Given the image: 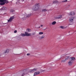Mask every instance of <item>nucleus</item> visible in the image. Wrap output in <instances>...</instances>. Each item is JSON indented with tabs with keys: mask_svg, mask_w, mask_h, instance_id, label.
<instances>
[{
	"mask_svg": "<svg viewBox=\"0 0 76 76\" xmlns=\"http://www.w3.org/2000/svg\"><path fill=\"white\" fill-rule=\"evenodd\" d=\"M56 24V22L54 21L52 23V25H54Z\"/></svg>",
	"mask_w": 76,
	"mask_h": 76,
	"instance_id": "nucleus-20",
	"label": "nucleus"
},
{
	"mask_svg": "<svg viewBox=\"0 0 76 76\" xmlns=\"http://www.w3.org/2000/svg\"><path fill=\"white\" fill-rule=\"evenodd\" d=\"M59 27L60 28H61V29H65V28H66V27L63 26H61Z\"/></svg>",
	"mask_w": 76,
	"mask_h": 76,
	"instance_id": "nucleus-17",
	"label": "nucleus"
},
{
	"mask_svg": "<svg viewBox=\"0 0 76 76\" xmlns=\"http://www.w3.org/2000/svg\"><path fill=\"white\" fill-rule=\"evenodd\" d=\"M47 10L46 9H43L42 10V12H47Z\"/></svg>",
	"mask_w": 76,
	"mask_h": 76,
	"instance_id": "nucleus-24",
	"label": "nucleus"
},
{
	"mask_svg": "<svg viewBox=\"0 0 76 76\" xmlns=\"http://www.w3.org/2000/svg\"><path fill=\"white\" fill-rule=\"evenodd\" d=\"M20 36H22V37H25V36H26V35L25 34L21 33L20 35Z\"/></svg>",
	"mask_w": 76,
	"mask_h": 76,
	"instance_id": "nucleus-21",
	"label": "nucleus"
},
{
	"mask_svg": "<svg viewBox=\"0 0 76 76\" xmlns=\"http://www.w3.org/2000/svg\"><path fill=\"white\" fill-rule=\"evenodd\" d=\"M74 60H75V58H70V61H73Z\"/></svg>",
	"mask_w": 76,
	"mask_h": 76,
	"instance_id": "nucleus-16",
	"label": "nucleus"
},
{
	"mask_svg": "<svg viewBox=\"0 0 76 76\" xmlns=\"http://www.w3.org/2000/svg\"><path fill=\"white\" fill-rule=\"evenodd\" d=\"M6 7H4L2 8V10H6Z\"/></svg>",
	"mask_w": 76,
	"mask_h": 76,
	"instance_id": "nucleus-27",
	"label": "nucleus"
},
{
	"mask_svg": "<svg viewBox=\"0 0 76 76\" xmlns=\"http://www.w3.org/2000/svg\"><path fill=\"white\" fill-rule=\"evenodd\" d=\"M65 59L66 60V61H67V60H69V56H66L65 57Z\"/></svg>",
	"mask_w": 76,
	"mask_h": 76,
	"instance_id": "nucleus-18",
	"label": "nucleus"
},
{
	"mask_svg": "<svg viewBox=\"0 0 76 76\" xmlns=\"http://www.w3.org/2000/svg\"><path fill=\"white\" fill-rule=\"evenodd\" d=\"M39 28H40V27H39Z\"/></svg>",
	"mask_w": 76,
	"mask_h": 76,
	"instance_id": "nucleus-37",
	"label": "nucleus"
},
{
	"mask_svg": "<svg viewBox=\"0 0 76 76\" xmlns=\"http://www.w3.org/2000/svg\"><path fill=\"white\" fill-rule=\"evenodd\" d=\"M41 27H42L43 26V25H41Z\"/></svg>",
	"mask_w": 76,
	"mask_h": 76,
	"instance_id": "nucleus-35",
	"label": "nucleus"
},
{
	"mask_svg": "<svg viewBox=\"0 0 76 76\" xmlns=\"http://www.w3.org/2000/svg\"><path fill=\"white\" fill-rule=\"evenodd\" d=\"M66 61V60L65 59H64L62 60V61H61V63H65Z\"/></svg>",
	"mask_w": 76,
	"mask_h": 76,
	"instance_id": "nucleus-14",
	"label": "nucleus"
},
{
	"mask_svg": "<svg viewBox=\"0 0 76 76\" xmlns=\"http://www.w3.org/2000/svg\"><path fill=\"white\" fill-rule=\"evenodd\" d=\"M31 16V14H29L26 15V18H29Z\"/></svg>",
	"mask_w": 76,
	"mask_h": 76,
	"instance_id": "nucleus-15",
	"label": "nucleus"
},
{
	"mask_svg": "<svg viewBox=\"0 0 76 76\" xmlns=\"http://www.w3.org/2000/svg\"><path fill=\"white\" fill-rule=\"evenodd\" d=\"M14 16L11 17L9 19V20H8V22H11L12 20L14 19Z\"/></svg>",
	"mask_w": 76,
	"mask_h": 76,
	"instance_id": "nucleus-4",
	"label": "nucleus"
},
{
	"mask_svg": "<svg viewBox=\"0 0 76 76\" xmlns=\"http://www.w3.org/2000/svg\"><path fill=\"white\" fill-rule=\"evenodd\" d=\"M69 22H73L74 20V17L73 16H70L69 18Z\"/></svg>",
	"mask_w": 76,
	"mask_h": 76,
	"instance_id": "nucleus-5",
	"label": "nucleus"
},
{
	"mask_svg": "<svg viewBox=\"0 0 76 76\" xmlns=\"http://www.w3.org/2000/svg\"><path fill=\"white\" fill-rule=\"evenodd\" d=\"M25 34H26V36L27 37L31 36V33H28L26 32H25Z\"/></svg>",
	"mask_w": 76,
	"mask_h": 76,
	"instance_id": "nucleus-10",
	"label": "nucleus"
},
{
	"mask_svg": "<svg viewBox=\"0 0 76 76\" xmlns=\"http://www.w3.org/2000/svg\"><path fill=\"white\" fill-rule=\"evenodd\" d=\"M37 70V69H32L30 70L29 71V72L30 73H34V72H36Z\"/></svg>",
	"mask_w": 76,
	"mask_h": 76,
	"instance_id": "nucleus-8",
	"label": "nucleus"
},
{
	"mask_svg": "<svg viewBox=\"0 0 76 76\" xmlns=\"http://www.w3.org/2000/svg\"><path fill=\"white\" fill-rule=\"evenodd\" d=\"M64 56L63 55H61L60 57H61V58H60V59H61V58H63V57Z\"/></svg>",
	"mask_w": 76,
	"mask_h": 76,
	"instance_id": "nucleus-29",
	"label": "nucleus"
},
{
	"mask_svg": "<svg viewBox=\"0 0 76 76\" xmlns=\"http://www.w3.org/2000/svg\"><path fill=\"white\" fill-rule=\"evenodd\" d=\"M40 73L39 72H36L34 73V76H36V75H39Z\"/></svg>",
	"mask_w": 76,
	"mask_h": 76,
	"instance_id": "nucleus-12",
	"label": "nucleus"
},
{
	"mask_svg": "<svg viewBox=\"0 0 76 76\" xmlns=\"http://www.w3.org/2000/svg\"><path fill=\"white\" fill-rule=\"evenodd\" d=\"M75 15V13L74 12H71L69 13V16H74Z\"/></svg>",
	"mask_w": 76,
	"mask_h": 76,
	"instance_id": "nucleus-6",
	"label": "nucleus"
},
{
	"mask_svg": "<svg viewBox=\"0 0 76 76\" xmlns=\"http://www.w3.org/2000/svg\"><path fill=\"white\" fill-rule=\"evenodd\" d=\"M26 18V15H23L22 16V18L23 19H25Z\"/></svg>",
	"mask_w": 76,
	"mask_h": 76,
	"instance_id": "nucleus-13",
	"label": "nucleus"
},
{
	"mask_svg": "<svg viewBox=\"0 0 76 76\" xmlns=\"http://www.w3.org/2000/svg\"><path fill=\"white\" fill-rule=\"evenodd\" d=\"M55 19H61L62 18V15H58L56 16L55 17Z\"/></svg>",
	"mask_w": 76,
	"mask_h": 76,
	"instance_id": "nucleus-3",
	"label": "nucleus"
},
{
	"mask_svg": "<svg viewBox=\"0 0 76 76\" xmlns=\"http://www.w3.org/2000/svg\"><path fill=\"white\" fill-rule=\"evenodd\" d=\"M33 9L35 11H37V10H39V4L38 3L36 4L33 7Z\"/></svg>",
	"mask_w": 76,
	"mask_h": 76,
	"instance_id": "nucleus-1",
	"label": "nucleus"
},
{
	"mask_svg": "<svg viewBox=\"0 0 76 76\" xmlns=\"http://www.w3.org/2000/svg\"><path fill=\"white\" fill-rule=\"evenodd\" d=\"M14 32V33H16V32H17V30L15 31Z\"/></svg>",
	"mask_w": 76,
	"mask_h": 76,
	"instance_id": "nucleus-31",
	"label": "nucleus"
},
{
	"mask_svg": "<svg viewBox=\"0 0 76 76\" xmlns=\"http://www.w3.org/2000/svg\"><path fill=\"white\" fill-rule=\"evenodd\" d=\"M6 3H8L7 0H0V5H4Z\"/></svg>",
	"mask_w": 76,
	"mask_h": 76,
	"instance_id": "nucleus-2",
	"label": "nucleus"
},
{
	"mask_svg": "<svg viewBox=\"0 0 76 76\" xmlns=\"http://www.w3.org/2000/svg\"><path fill=\"white\" fill-rule=\"evenodd\" d=\"M39 35H42L44 34V33L43 32H39Z\"/></svg>",
	"mask_w": 76,
	"mask_h": 76,
	"instance_id": "nucleus-25",
	"label": "nucleus"
},
{
	"mask_svg": "<svg viewBox=\"0 0 76 76\" xmlns=\"http://www.w3.org/2000/svg\"><path fill=\"white\" fill-rule=\"evenodd\" d=\"M45 38V36L43 35L41 36V37H40V39H43Z\"/></svg>",
	"mask_w": 76,
	"mask_h": 76,
	"instance_id": "nucleus-22",
	"label": "nucleus"
},
{
	"mask_svg": "<svg viewBox=\"0 0 76 76\" xmlns=\"http://www.w3.org/2000/svg\"><path fill=\"white\" fill-rule=\"evenodd\" d=\"M67 0H65L62 1L61 2L62 3H66V2H67Z\"/></svg>",
	"mask_w": 76,
	"mask_h": 76,
	"instance_id": "nucleus-26",
	"label": "nucleus"
},
{
	"mask_svg": "<svg viewBox=\"0 0 76 76\" xmlns=\"http://www.w3.org/2000/svg\"><path fill=\"white\" fill-rule=\"evenodd\" d=\"M28 72H27V71L26 70H24V72L22 73L21 75V76H24L25 75H26V74H28Z\"/></svg>",
	"mask_w": 76,
	"mask_h": 76,
	"instance_id": "nucleus-7",
	"label": "nucleus"
},
{
	"mask_svg": "<svg viewBox=\"0 0 76 76\" xmlns=\"http://www.w3.org/2000/svg\"><path fill=\"white\" fill-rule=\"evenodd\" d=\"M56 3H58V1H55L53 2V4H56Z\"/></svg>",
	"mask_w": 76,
	"mask_h": 76,
	"instance_id": "nucleus-19",
	"label": "nucleus"
},
{
	"mask_svg": "<svg viewBox=\"0 0 76 76\" xmlns=\"http://www.w3.org/2000/svg\"><path fill=\"white\" fill-rule=\"evenodd\" d=\"M35 32L33 33H32V35H35Z\"/></svg>",
	"mask_w": 76,
	"mask_h": 76,
	"instance_id": "nucleus-30",
	"label": "nucleus"
},
{
	"mask_svg": "<svg viewBox=\"0 0 76 76\" xmlns=\"http://www.w3.org/2000/svg\"><path fill=\"white\" fill-rule=\"evenodd\" d=\"M68 7H70V4L68 5Z\"/></svg>",
	"mask_w": 76,
	"mask_h": 76,
	"instance_id": "nucleus-33",
	"label": "nucleus"
},
{
	"mask_svg": "<svg viewBox=\"0 0 76 76\" xmlns=\"http://www.w3.org/2000/svg\"><path fill=\"white\" fill-rule=\"evenodd\" d=\"M30 53H27V56H30Z\"/></svg>",
	"mask_w": 76,
	"mask_h": 76,
	"instance_id": "nucleus-32",
	"label": "nucleus"
},
{
	"mask_svg": "<svg viewBox=\"0 0 76 76\" xmlns=\"http://www.w3.org/2000/svg\"><path fill=\"white\" fill-rule=\"evenodd\" d=\"M27 31H28V32H31V29L30 28H28L26 29Z\"/></svg>",
	"mask_w": 76,
	"mask_h": 76,
	"instance_id": "nucleus-23",
	"label": "nucleus"
},
{
	"mask_svg": "<svg viewBox=\"0 0 76 76\" xmlns=\"http://www.w3.org/2000/svg\"><path fill=\"white\" fill-rule=\"evenodd\" d=\"M68 64L69 66H71L72 65V62L71 61H69L68 62Z\"/></svg>",
	"mask_w": 76,
	"mask_h": 76,
	"instance_id": "nucleus-11",
	"label": "nucleus"
},
{
	"mask_svg": "<svg viewBox=\"0 0 76 76\" xmlns=\"http://www.w3.org/2000/svg\"><path fill=\"white\" fill-rule=\"evenodd\" d=\"M9 53V49H7L4 52V54H6V53Z\"/></svg>",
	"mask_w": 76,
	"mask_h": 76,
	"instance_id": "nucleus-9",
	"label": "nucleus"
},
{
	"mask_svg": "<svg viewBox=\"0 0 76 76\" xmlns=\"http://www.w3.org/2000/svg\"><path fill=\"white\" fill-rule=\"evenodd\" d=\"M24 0H22V1H23Z\"/></svg>",
	"mask_w": 76,
	"mask_h": 76,
	"instance_id": "nucleus-36",
	"label": "nucleus"
},
{
	"mask_svg": "<svg viewBox=\"0 0 76 76\" xmlns=\"http://www.w3.org/2000/svg\"><path fill=\"white\" fill-rule=\"evenodd\" d=\"M45 70H42V72H45Z\"/></svg>",
	"mask_w": 76,
	"mask_h": 76,
	"instance_id": "nucleus-34",
	"label": "nucleus"
},
{
	"mask_svg": "<svg viewBox=\"0 0 76 76\" xmlns=\"http://www.w3.org/2000/svg\"><path fill=\"white\" fill-rule=\"evenodd\" d=\"M11 12H15V11L13 9H12L10 10Z\"/></svg>",
	"mask_w": 76,
	"mask_h": 76,
	"instance_id": "nucleus-28",
	"label": "nucleus"
}]
</instances>
